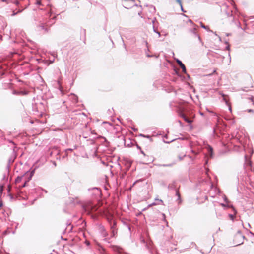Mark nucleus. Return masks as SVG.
Returning a JSON list of instances; mask_svg holds the SVG:
<instances>
[{
  "instance_id": "f257e3e1",
  "label": "nucleus",
  "mask_w": 254,
  "mask_h": 254,
  "mask_svg": "<svg viewBox=\"0 0 254 254\" xmlns=\"http://www.w3.org/2000/svg\"><path fill=\"white\" fill-rule=\"evenodd\" d=\"M32 178V171L30 170L27 172L24 175L22 176H18L15 179L16 184H18L21 181L24 182V184L22 187H25L28 182H29Z\"/></svg>"
},
{
  "instance_id": "f03ea898",
  "label": "nucleus",
  "mask_w": 254,
  "mask_h": 254,
  "mask_svg": "<svg viewBox=\"0 0 254 254\" xmlns=\"http://www.w3.org/2000/svg\"><path fill=\"white\" fill-rule=\"evenodd\" d=\"M29 91H27L25 90H20L19 91H13V93L14 94L18 95H26L28 94Z\"/></svg>"
},
{
  "instance_id": "7ed1b4c3",
  "label": "nucleus",
  "mask_w": 254,
  "mask_h": 254,
  "mask_svg": "<svg viewBox=\"0 0 254 254\" xmlns=\"http://www.w3.org/2000/svg\"><path fill=\"white\" fill-rule=\"evenodd\" d=\"M222 97H223V99L225 101L226 104L228 106H229L230 108H231V105H230V103L229 102V98L228 96L227 95L223 94L222 95Z\"/></svg>"
},
{
  "instance_id": "20e7f679",
  "label": "nucleus",
  "mask_w": 254,
  "mask_h": 254,
  "mask_svg": "<svg viewBox=\"0 0 254 254\" xmlns=\"http://www.w3.org/2000/svg\"><path fill=\"white\" fill-rule=\"evenodd\" d=\"M177 64L180 65V66L181 67V68H182V71L184 72V73H186V67H185V65L182 63V62L179 60H178L177 61Z\"/></svg>"
},
{
  "instance_id": "39448f33",
  "label": "nucleus",
  "mask_w": 254,
  "mask_h": 254,
  "mask_svg": "<svg viewBox=\"0 0 254 254\" xmlns=\"http://www.w3.org/2000/svg\"><path fill=\"white\" fill-rule=\"evenodd\" d=\"M181 117L187 123H191L192 121L190 119H189L184 114L182 113L181 114Z\"/></svg>"
},
{
  "instance_id": "423d86ee",
  "label": "nucleus",
  "mask_w": 254,
  "mask_h": 254,
  "mask_svg": "<svg viewBox=\"0 0 254 254\" xmlns=\"http://www.w3.org/2000/svg\"><path fill=\"white\" fill-rule=\"evenodd\" d=\"M176 2H177V3H178V4H179V5L180 6L182 11H184L183 7V5H182V1H181V0H176Z\"/></svg>"
},
{
  "instance_id": "0eeeda50",
  "label": "nucleus",
  "mask_w": 254,
  "mask_h": 254,
  "mask_svg": "<svg viewBox=\"0 0 254 254\" xmlns=\"http://www.w3.org/2000/svg\"><path fill=\"white\" fill-rule=\"evenodd\" d=\"M98 207H99L97 206H95L94 207L92 208L91 211L93 212L96 211L98 209Z\"/></svg>"
},
{
  "instance_id": "6e6552de",
  "label": "nucleus",
  "mask_w": 254,
  "mask_h": 254,
  "mask_svg": "<svg viewBox=\"0 0 254 254\" xmlns=\"http://www.w3.org/2000/svg\"><path fill=\"white\" fill-rule=\"evenodd\" d=\"M230 218L232 220H233L235 217V215H232V214H230L229 215Z\"/></svg>"
},
{
  "instance_id": "1a4fd4ad",
  "label": "nucleus",
  "mask_w": 254,
  "mask_h": 254,
  "mask_svg": "<svg viewBox=\"0 0 254 254\" xmlns=\"http://www.w3.org/2000/svg\"><path fill=\"white\" fill-rule=\"evenodd\" d=\"M176 195L178 196V198L180 199V193H179V190H176Z\"/></svg>"
},
{
  "instance_id": "9d476101",
  "label": "nucleus",
  "mask_w": 254,
  "mask_h": 254,
  "mask_svg": "<svg viewBox=\"0 0 254 254\" xmlns=\"http://www.w3.org/2000/svg\"><path fill=\"white\" fill-rule=\"evenodd\" d=\"M209 151L210 152V155L211 156H212V148L210 147H209Z\"/></svg>"
},
{
  "instance_id": "9b49d317",
  "label": "nucleus",
  "mask_w": 254,
  "mask_h": 254,
  "mask_svg": "<svg viewBox=\"0 0 254 254\" xmlns=\"http://www.w3.org/2000/svg\"><path fill=\"white\" fill-rule=\"evenodd\" d=\"M201 26L202 27H203V28L205 29H208L209 28L207 27V26H205L204 24H203L202 23H201Z\"/></svg>"
},
{
  "instance_id": "f8f14e48",
  "label": "nucleus",
  "mask_w": 254,
  "mask_h": 254,
  "mask_svg": "<svg viewBox=\"0 0 254 254\" xmlns=\"http://www.w3.org/2000/svg\"><path fill=\"white\" fill-rule=\"evenodd\" d=\"M38 5H40V3H41V1H40V0H38L37 1H36V3Z\"/></svg>"
},
{
  "instance_id": "ddd939ff",
  "label": "nucleus",
  "mask_w": 254,
  "mask_h": 254,
  "mask_svg": "<svg viewBox=\"0 0 254 254\" xmlns=\"http://www.w3.org/2000/svg\"><path fill=\"white\" fill-rule=\"evenodd\" d=\"M184 156H185V153H182V157H180V156H179V158H180V159L181 160V159H182L183 157H184Z\"/></svg>"
},
{
  "instance_id": "4468645a",
  "label": "nucleus",
  "mask_w": 254,
  "mask_h": 254,
  "mask_svg": "<svg viewBox=\"0 0 254 254\" xmlns=\"http://www.w3.org/2000/svg\"><path fill=\"white\" fill-rule=\"evenodd\" d=\"M21 197H22V198L24 199H28V197L26 196L25 197H24L23 196H21Z\"/></svg>"
},
{
  "instance_id": "2eb2a0df",
  "label": "nucleus",
  "mask_w": 254,
  "mask_h": 254,
  "mask_svg": "<svg viewBox=\"0 0 254 254\" xmlns=\"http://www.w3.org/2000/svg\"><path fill=\"white\" fill-rule=\"evenodd\" d=\"M188 22H190V23H191V24H193V22H192V20H190H190H188Z\"/></svg>"
},
{
  "instance_id": "dca6fc26",
  "label": "nucleus",
  "mask_w": 254,
  "mask_h": 254,
  "mask_svg": "<svg viewBox=\"0 0 254 254\" xmlns=\"http://www.w3.org/2000/svg\"><path fill=\"white\" fill-rule=\"evenodd\" d=\"M248 112H253V110L252 109H249L248 110Z\"/></svg>"
},
{
  "instance_id": "f3484780",
  "label": "nucleus",
  "mask_w": 254,
  "mask_h": 254,
  "mask_svg": "<svg viewBox=\"0 0 254 254\" xmlns=\"http://www.w3.org/2000/svg\"><path fill=\"white\" fill-rule=\"evenodd\" d=\"M163 166H171V165L170 164H168V165H163Z\"/></svg>"
},
{
  "instance_id": "a211bd4d",
  "label": "nucleus",
  "mask_w": 254,
  "mask_h": 254,
  "mask_svg": "<svg viewBox=\"0 0 254 254\" xmlns=\"http://www.w3.org/2000/svg\"><path fill=\"white\" fill-rule=\"evenodd\" d=\"M240 236H241V235L239 234V235H236L235 237L236 238H238V237H240Z\"/></svg>"
},
{
  "instance_id": "6ab92c4d",
  "label": "nucleus",
  "mask_w": 254,
  "mask_h": 254,
  "mask_svg": "<svg viewBox=\"0 0 254 254\" xmlns=\"http://www.w3.org/2000/svg\"><path fill=\"white\" fill-rule=\"evenodd\" d=\"M2 203L1 202H0V208L2 207Z\"/></svg>"
},
{
  "instance_id": "aec40b11",
  "label": "nucleus",
  "mask_w": 254,
  "mask_h": 254,
  "mask_svg": "<svg viewBox=\"0 0 254 254\" xmlns=\"http://www.w3.org/2000/svg\"><path fill=\"white\" fill-rule=\"evenodd\" d=\"M195 30H196V28H195V27H194V28H193V31L194 32H195Z\"/></svg>"
},
{
  "instance_id": "412c9836",
  "label": "nucleus",
  "mask_w": 254,
  "mask_h": 254,
  "mask_svg": "<svg viewBox=\"0 0 254 254\" xmlns=\"http://www.w3.org/2000/svg\"><path fill=\"white\" fill-rule=\"evenodd\" d=\"M15 14H16V13L13 12V14H12V15L14 16V15H15Z\"/></svg>"
},
{
  "instance_id": "4be33fe9",
  "label": "nucleus",
  "mask_w": 254,
  "mask_h": 254,
  "mask_svg": "<svg viewBox=\"0 0 254 254\" xmlns=\"http://www.w3.org/2000/svg\"><path fill=\"white\" fill-rule=\"evenodd\" d=\"M2 1H5V0H1Z\"/></svg>"
}]
</instances>
